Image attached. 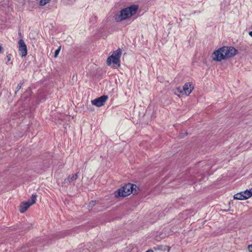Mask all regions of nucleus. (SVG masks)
Segmentation results:
<instances>
[{
  "label": "nucleus",
  "mask_w": 252,
  "mask_h": 252,
  "mask_svg": "<svg viewBox=\"0 0 252 252\" xmlns=\"http://www.w3.org/2000/svg\"><path fill=\"white\" fill-rule=\"evenodd\" d=\"M237 53V51L232 47L223 46L215 51L212 55L213 60L221 61L226 58L234 56Z\"/></svg>",
  "instance_id": "nucleus-1"
},
{
  "label": "nucleus",
  "mask_w": 252,
  "mask_h": 252,
  "mask_svg": "<svg viewBox=\"0 0 252 252\" xmlns=\"http://www.w3.org/2000/svg\"><path fill=\"white\" fill-rule=\"evenodd\" d=\"M138 9L137 5L133 4L129 7L122 9L119 14L116 15L115 20L117 22L125 20L134 15Z\"/></svg>",
  "instance_id": "nucleus-2"
},
{
  "label": "nucleus",
  "mask_w": 252,
  "mask_h": 252,
  "mask_svg": "<svg viewBox=\"0 0 252 252\" xmlns=\"http://www.w3.org/2000/svg\"><path fill=\"white\" fill-rule=\"evenodd\" d=\"M122 54V50L120 48L114 52L112 55L109 56L107 60L108 65L113 68H117L120 66V58Z\"/></svg>",
  "instance_id": "nucleus-3"
},
{
  "label": "nucleus",
  "mask_w": 252,
  "mask_h": 252,
  "mask_svg": "<svg viewBox=\"0 0 252 252\" xmlns=\"http://www.w3.org/2000/svg\"><path fill=\"white\" fill-rule=\"evenodd\" d=\"M134 187L136 188V185L129 183L127 184L116 191L115 193V196L116 197L121 196L126 197L132 193Z\"/></svg>",
  "instance_id": "nucleus-4"
},
{
  "label": "nucleus",
  "mask_w": 252,
  "mask_h": 252,
  "mask_svg": "<svg viewBox=\"0 0 252 252\" xmlns=\"http://www.w3.org/2000/svg\"><path fill=\"white\" fill-rule=\"evenodd\" d=\"M36 195L32 194L31 200L22 203L20 206V212L21 213H24L30 206L34 204L36 202Z\"/></svg>",
  "instance_id": "nucleus-5"
},
{
  "label": "nucleus",
  "mask_w": 252,
  "mask_h": 252,
  "mask_svg": "<svg viewBox=\"0 0 252 252\" xmlns=\"http://www.w3.org/2000/svg\"><path fill=\"white\" fill-rule=\"evenodd\" d=\"M36 195L32 194L31 200L22 203L20 206V212L21 213H24L30 206L34 204L36 202Z\"/></svg>",
  "instance_id": "nucleus-6"
},
{
  "label": "nucleus",
  "mask_w": 252,
  "mask_h": 252,
  "mask_svg": "<svg viewBox=\"0 0 252 252\" xmlns=\"http://www.w3.org/2000/svg\"><path fill=\"white\" fill-rule=\"evenodd\" d=\"M108 98V96L103 95L92 100L91 102L93 105H95L96 107H100L104 105Z\"/></svg>",
  "instance_id": "nucleus-7"
},
{
  "label": "nucleus",
  "mask_w": 252,
  "mask_h": 252,
  "mask_svg": "<svg viewBox=\"0 0 252 252\" xmlns=\"http://www.w3.org/2000/svg\"><path fill=\"white\" fill-rule=\"evenodd\" d=\"M19 51L20 55L23 57H26L27 54V46L23 39H21L18 41Z\"/></svg>",
  "instance_id": "nucleus-8"
},
{
  "label": "nucleus",
  "mask_w": 252,
  "mask_h": 252,
  "mask_svg": "<svg viewBox=\"0 0 252 252\" xmlns=\"http://www.w3.org/2000/svg\"><path fill=\"white\" fill-rule=\"evenodd\" d=\"M193 89V87L192 85V84H190L189 83H187L183 86V91L179 90V88L177 89V90L180 93H184L186 95H188L191 93Z\"/></svg>",
  "instance_id": "nucleus-9"
},
{
  "label": "nucleus",
  "mask_w": 252,
  "mask_h": 252,
  "mask_svg": "<svg viewBox=\"0 0 252 252\" xmlns=\"http://www.w3.org/2000/svg\"><path fill=\"white\" fill-rule=\"evenodd\" d=\"M78 178L77 174H72L69 175L67 178L64 179L63 183L64 185H66L69 183L74 182Z\"/></svg>",
  "instance_id": "nucleus-10"
},
{
  "label": "nucleus",
  "mask_w": 252,
  "mask_h": 252,
  "mask_svg": "<svg viewBox=\"0 0 252 252\" xmlns=\"http://www.w3.org/2000/svg\"><path fill=\"white\" fill-rule=\"evenodd\" d=\"M246 199L251 197L252 196V191L251 189L246 190L243 192H241Z\"/></svg>",
  "instance_id": "nucleus-11"
},
{
  "label": "nucleus",
  "mask_w": 252,
  "mask_h": 252,
  "mask_svg": "<svg viewBox=\"0 0 252 252\" xmlns=\"http://www.w3.org/2000/svg\"><path fill=\"white\" fill-rule=\"evenodd\" d=\"M234 198L237 200L246 199L241 192L238 193L234 195Z\"/></svg>",
  "instance_id": "nucleus-12"
},
{
  "label": "nucleus",
  "mask_w": 252,
  "mask_h": 252,
  "mask_svg": "<svg viewBox=\"0 0 252 252\" xmlns=\"http://www.w3.org/2000/svg\"><path fill=\"white\" fill-rule=\"evenodd\" d=\"M51 0H40L39 1V5L41 6H44L47 3H49Z\"/></svg>",
  "instance_id": "nucleus-13"
},
{
  "label": "nucleus",
  "mask_w": 252,
  "mask_h": 252,
  "mask_svg": "<svg viewBox=\"0 0 252 252\" xmlns=\"http://www.w3.org/2000/svg\"><path fill=\"white\" fill-rule=\"evenodd\" d=\"M23 82H21L16 87V91H15V94H17V92L19 91L21 87H22V86L23 85Z\"/></svg>",
  "instance_id": "nucleus-14"
},
{
  "label": "nucleus",
  "mask_w": 252,
  "mask_h": 252,
  "mask_svg": "<svg viewBox=\"0 0 252 252\" xmlns=\"http://www.w3.org/2000/svg\"><path fill=\"white\" fill-rule=\"evenodd\" d=\"M61 49V46H60V47H59V48H58V49L55 51V54H54V57H55V58H56V57L58 56V55H59V53H60V52Z\"/></svg>",
  "instance_id": "nucleus-15"
},
{
  "label": "nucleus",
  "mask_w": 252,
  "mask_h": 252,
  "mask_svg": "<svg viewBox=\"0 0 252 252\" xmlns=\"http://www.w3.org/2000/svg\"><path fill=\"white\" fill-rule=\"evenodd\" d=\"M95 204V202L94 201H92L89 203V207H93Z\"/></svg>",
  "instance_id": "nucleus-16"
},
{
  "label": "nucleus",
  "mask_w": 252,
  "mask_h": 252,
  "mask_svg": "<svg viewBox=\"0 0 252 252\" xmlns=\"http://www.w3.org/2000/svg\"><path fill=\"white\" fill-rule=\"evenodd\" d=\"M248 248L250 252H252V244L249 245Z\"/></svg>",
  "instance_id": "nucleus-17"
},
{
  "label": "nucleus",
  "mask_w": 252,
  "mask_h": 252,
  "mask_svg": "<svg viewBox=\"0 0 252 252\" xmlns=\"http://www.w3.org/2000/svg\"><path fill=\"white\" fill-rule=\"evenodd\" d=\"M145 252H153V251L152 249H149V250H147Z\"/></svg>",
  "instance_id": "nucleus-18"
},
{
  "label": "nucleus",
  "mask_w": 252,
  "mask_h": 252,
  "mask_svg": "<svg viewBox=\"0 0 252 252\" xmlns=\"http://www.w3.org/2000/svg\"><path fill=\"white\" fill-rule=\"evenodd\" d=\"M249 35L252 37V31L249 32Z\"/></svg>",
  "instance_id": "nucleus-19"
},
{
  "label": "nucleus",
  "mask_w": 252,
  "mask_h": 252,
  "mask_svg": "<svg viewBox=\"0 0 252 252\" xmlns=\"http://www.w3.org/2000/svg\"><path fill=\"white\" fill-rule=\"evenodd\" d=\"M7 58H8V60L9 61L10 58L8 57V56H7Z\"/></svg>",
  "instance_id": "nucleus-20"
}]
</instances>
